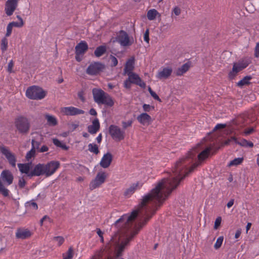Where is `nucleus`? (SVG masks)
I'll return each mask as SVG.
<instances>
[{"instance_id":"nucleus-1","label":"nucleus","mask_w":259,"mask_h":259,"mask_svg":"<svg viewBox=\"0 0 259 259\" xmlns=\"http://www.w3.org/2000/svg\"><path fill=\"white\" fill-rule=\"evenodd\" d=\"M164 196L166 195H145L141 203L131 214H123L114 224V226L118 230L119 232L128 230L138 215H139L144 218V221L139 223V228H136L130 234H126L120 243H118L119 238L116 236L112 237L110 241L106 245V247L109 250H111L112 248L116 247V257L121 256L122 252L129 245L130 242L154 214L157 207L160 206L165 200V198L163 197Z\"/></svg>"},{"instance_id":"nucleus-2","label":"nucleus","mask_w":259,"mask_h":259,"mask_svg":"<svg viewBox=\"0 0 259 259\" xmlns=\"http://www.w3.org/2000/svg\"><path fill=\"white\" fill-rule=\"evenodd\" d=\"M203 149L202 143H198L185 157L175 163L172 168L171 178L162 179L146 194H170L173 192L185 178L193 172L208 157L212 147Z\"/></svg>"},{"instance_id":"nucleus-3","label":"nucleus","mask_w":259,"mask_h":259,"mask_svg":"<svg viewBox=\"0 0 259 259\" xmlns=\"http://www.w3.org/2000/svg\"><path fill=\"white\" fill-rule=\"evenodd\" d=\"M25 94L29 99L39 100L46 96L47 92L39 86L32 85L27 88Z\"/></svg>"},{"instance_id":"nucleus-4","label":"nucleus","mask_w":259,"mask_h":259,"mask_svg":"<svg viewBox=\"0 0 259 259\" xmlns=\"http://www.w3.org/2000/svg\"><path fill=\"white\" fill-rule=\"evenodd\" d=\"M15 126L20 134L26 135L29 132L30 123L26 117L20 116L15 119Z\"/></svg>"},{"instance_id":"nucleus-5","label":"nucleus","mask_w":259,"mask_h":259,"mask_svg":"<svg viewBox=\"0 0 259 259\" xmlns=\"http://www.w3.org/2000/svg\"><path fill=\"white\" fill-rule=\"evenodd\" d=\"M0 152L5 156L9 164L12 167L15 168L17 159L15 154L12 153L7 147L5 146H0Z\"/></svg>"},{"instance_id":"nucleus-6","label":"nucleus","mask_w":259,"mask_h":259,"mask_svg":"<svg viewBox=\"0 0 259 259\" xmlns=\"http://www.w3.org/2000/svg\"><path fill=\"white\" fill-rule=\"evenodd\" d=\"M105 68L104 64L99 62H95L88 66L86 73L90 75H97L103 71Z\"/></svg>"},{"instance_id":"nucleus-7","label":"nucleus","mask_w":259,"mask_h":259,"mask_svg":"<svg viewBox=\"0 0 259 259\" xmlns=\"http://www.w3.org/2000/svg\"><path fill=\"white\" fill-rule=\"evenodd\" d=\"M109 133L113 139L118 141L122 140L124 138V131L121 130L118 126L115 125H110Z\"/></svg>"},{"instance_id":"nucleus-8","label":"nucleus","mask_w":259,"mask_h":259,"mask_svg":"<svg viewBox=\"0 0 259 259\" xmlns=\"http://www.w3.org/2000/svg\"><path fill=\"white\" fill-rule=\"evenodd\" d=\"M116 40L123 47L131 46L133 41H130L128 34L124 30H120L119 34L116 37Z\"/></svg>"},{"instance_id":"nucleus-9","label":"nucleus","mask_w":259,"mask_h":259,"mask_svg":"<svg viewBox=\"0 0 259 259\" xmlns=\"http://www.w3.org/2000/svg\"><path fill=\"white\" fill-rule=\"evenodd\" d=\"M60 166V162L58 161H51L45 164L46 177H49L54 174Z\"/></svg>"},{"instance_id":"nucleus-10","label":"nucleus","mask_w":259,"mask_h":259,"mask_svg":"<svg viewBox=\"0 0 259 259\" xmlns=\"http://www.w3.org/2000/svg\"><path fill=\"white\" fill-rule=\"evenodd\" d=\"M106 178V173L104 172H99L97 174L95 179L91 182L90 186L92 189L100 186L102 184L104 183Z\"/></svg>"},{"instance_id":"nucleus-11","label":"nucleus","mask_w":259,"mask_h":259,"mask_svg":"<svg viewBox=\"0 0 259 259\" xmlns=\"http://www.w3.org/2000/svg\"><path fill=\"white\" fill-rule=\"evenodd\" d=\"M61 111L65 115L68 116L82 114L84 113V111L73 106L63 107L62 108Z\"/></svg>"},{"instance_id":"nucleus-12","label":"nucleus","mask_w":259,"mask_h":259,"mask_svg":"<svg viewBox=\"0 0 259 259\" xmlns=\"http://www.w3.org/2000/svg\"><path fill=\"white\" fill-rule=\"evenodd\" d=\"M45 175L46 176V171L45 164L38 163L35 165L29 174V177L31 178L34 176H40Z\"/></svg>"},{"instance_id":"nucleus-13","label":"nucleus","mask_w":259,"mask_h":259,"mask_svg":"<svg viewBox=\"0 0 259 259\" xmlns=\"http://www.w3.org/2000/svg\"><path fill=\"white\" fill-rule=\"evenodd\" d=\"M18 4V0H8L6 3L5 11L6 14L11 16L16 10Z\"/></svg>"},{"instance_id":"nucleus-14","label":"nucleus","mask_w":259,"mask_h":259,"mask_svg":"<svg viewBox=\"0 0 259 259\" xmlns=\"http://www.w3.org/2000/svg\"><path fill=\"white\" fill-rule=\"evenodd\" d=\"M92 93L95 102L99 105L101 104L107 94L101 89L95 88L93 89Z\"/></svg>"},{"instance_id":"nucleus-15","label":"nucleus","mask_w":259,"mask_h":259,"mask_svg":"<svg viewBox=\"0 0 259 259\" xmlns=\"http://www.w3.org/2000/svg\"><path fill=\"white\" fill-rule=\"evenodd\" d=\"M1 179L7 185H10L13 183L14 177L12 173L9 170L5 169L1 173Z\"/></svg>"},{"instance_id":"nucleus-16","label":"nucleus","mask_w":259,"mask_h":259,"mask_svg":"<svg viewBox=\"0 0 259 259\" xmlns=\"http://www.w3.org/2000/svg\"><path fill=\"white\" fill-rule=\"evenodd\" d=\"M129 79H130L131 82L140 86L142 88H145L146 83L142 81L140 76L135 73H131L128 74Z\"/></svg>"},{"instance_id":"nucleus-17","label":"nucleus","mask_w":259,"mask_h":259,"mask_svg":"<svg viewBox=\"0 0 259 259\" xmlns=\"http://www.w3.org/2000/svg\"><path fill=\"white\" fill-rule=\"evenodd\" d=\"M112 159L113 156L111 153L107 152L103 155L100 162V164L103 168H108L111 164Z\"/></svg>"},{"instance_id":"nucleus-18","label":"nucleus","mask_w":259,"mask_h":259,"mask_svg":"<svg viewBox=\"0 0 259 259\" xmlns=\"http://www.w3.org/2000/svg\"><path fill=\"white\" fill-rule=\"evenodd\" d=\"M88 45L85 41H81L75 48V54L83 55L88 50Z\"/></svg>"},{"instance_id":"nucleus-19","label":"nucleus","mask_w":259,"mask_h":259,"mask_svg":"<svg viewBox=\"0 0 259 259\" xmlns=\"http://www.w3.org/2000/svg\"><path fill=\"white\" fill-rule=\"evenodd\" d=\"M31 235V233L27 229L19 228L16 232V237L17 238L24 239L29 237Z\"/></svg>"},{"instance_id":"nucleus-20","label":"nucleus","mask_w":259,"mask_h":259,"mask_svg":"<svg viewBox=\"0 0 259 259\" xmlns=\"http://www.w3.org/2000/svg\"><path fill=\"white\" fill-rule=\"evenodd\" d=\"M191 62L188 61L186 63L184 64L180 67L178 68L177 69L175 70L174 72V73L176 76H182L189 70L191 67Z\"/></svg>"},{"instance_id":"nucleus-21","label":"nucleus","mask_w":259,"mask_h":259,"mask_svg":"<svg viewBox=\"0 0 259 259\" xmlns=\"http://www.w3.org/2000/svg\"><path fill=\"white\" fill-rule=\"evenodd\" d=\"M135 58L132 57L127 60L125 65L124 68V73L127 75L131 73H133V70L134 69L135 66Z\"/></svg>"},{"instance_id":"nucleus-22","label":"nucleus","mask_w":259,"mask_h":259,"mask_svg":"<svg viewBox=\"0 0 259 259\" xmlns=\"http://www.w3.org/2000/svg\"><path fill=\"white\" fill-rule=\"evenodd\" d=\"M100 127L99 121L96 118L92 121V124L88 126V131L91 134H95L99 130Z\"/></svg>"},{"instance_id":"nucleus-23","label":"nucleus","mask_w":259,"mask_h":259,"mask_svg":"<svg viewBox=\"0 0 259 259\" xmlns=\"http://www.w3.org/2000/svg\"><path fill=\"white\" fill-rule=\"evenodd\" d=\"M137 119L142 124H149L151 121V116L146 113H143L139 115Z\"/></svg>"},{"instance_id":"nucleus-24","label":"nucleus","mask_w":259,"mask_h":259,"mask_svg":"<svg viewBox=\"0 0 259 259\" xmlns=\"http://www.w3.org/2000/svg\"><path fill=\"white\" fill-rule=\"evenodd\" d=\"M172 72V70L170 68H164L162 70L159 72L156 75L157 78L159 79H166L169 77Z\"/></svg>"},{"instance_id":"nucleus-25","label":"nucleus","mask_w":259,"mask_h":259,"mask_svg":"<svg viewBox=\"0 0 259 259\" xmlns=\"http://www.w3.org/2000/svg\"><path fill=\"white\" fill-rule=\"evenodd\" d=\"M249 65V62L246 60L239 61L238 62L234 63L233 67L236 69V71L238 73Z\"/></svg>"},{"instance_id":"nucleus-26","label":"nucleus","mask_w":259,"mask_h":259,"mask_svg":"<svg viewBox=\"0 0 259 259\" xmlns=\"http://www.w3.org/2000/svg\"><path fill=\"white\" fill-rule=\"evenodd\" d=\"M100 104L104 105L106 107H112L114 104V101L112 98L107 94Z\"/></svg>"},{"instance_id":"nucleus-27","label":"nucleus","mask_w":259,"mask_h":259,"mask_svg":"<svg viewBox=\"0 0 259 259\" xmlns=\"http://www.w3.org/2000/svg\"><path fill=\"white\" fill-rule=\"evenodd\" d=\"M18 167L21 173L25 174L29 177L30 171L29 163H18Z\"/></svg>"},{"instance_id":"nucleus-28","label":"nucleus","mask_w":259,"mask_h":259,"mask_svg":"<svg viewBox=\"0 0 259 259\" xmlns=\"http://www.w3.org/2000/svg\"><path fill=\"white\" fill-rule=\"evenodd\" d=\"M142 185H140L139 182L133 183L130 187L126 189L124 191V194H130L134 193L135 191L140 188Z\"/></svg>"},{"instance_id":"nucleus-29","label":"nucleus","mask_w":259,"mask_h":259,"mask_svg":"<svg viewBox=\"0 0 259 259\" xmlns=\"http://www.w3.org/2000/svg\"><path fill=\"white\" fill-rule=\"evenodd\" d=\"M106 51L107 48L105 46H100L96 49L94 54L97 57H100L103 55L106 52Z\"/></svg>"},{"instance_id":"nucleus-30","label":"nucleus","mask_w":259,"mask_h":259,"mask_svg":"<svg viewBox=\"0 0 259 259\" xmlns=\"http://www.w3.org/2000/svg\"><path fill=\"white\" fill-rule=\"evenodd\" d=\"M252 79V77L250 75H247L243 78L240 80L237 83V85L242 88L244 85H248L250 83L249 80Z\"/></svg>"},{"instance_id":"nucleus-31","label":"nucleus","mask_w":259,"mask_h":259,"mask_svg":"<svg viewBox=\"0 0 259 259\" xmlns=\"http://www.w3.org/2000/svg\"><path fill=\"white\" fill-rule=\"evenodd\" d=\"M53 143L56 146L61 148L63 150H68L69 149L68 146H67L64 143L61 142L57 138H54L53 139Z\"/></svg>"},{"instance_id":"nucleus-32","label":"nucleus","mask_w":259,"mask_h":259,"mask_svg":"<svg viewBox=\"0 0 259 259\" xmlns=\"http://www.w3.org/2000/svg\"><path fill=\"white\" fill-rule=\"evenodd\" d=\"M45 117L49 125L55 126L57 124V120L54 116L46 114Z\"/></svg>"},{"instance_id":"nucleus-33","label":"nucleus","mask_w":259,"mask_h":259,"mask_svg":"<svg viewBox=\"0 0 259 259\" xmlns=\"http://www.w3.org/2000/svg\"><path fill=\"white\" fill-rule=\"evenodd\" d=\"M158 14L157 11L155 9H151L148 11L147 16L149 20H153L156 18Z\"/></svg>"},{"instance_id":"nucleus-34","label":"nucleus","mask_w":259,"mask_h":259,"mask_svg":"<svg viewBox=\"0 0 259 259\" xmlns=\"http://www.w3.org/2000/svg\"><path fill=\"white\" fill-rule=\"evenodd\" d=\"M236 144L243 147H252L253 146V144L252 142L250 141H248L247 140L243 139L241 140L240 142H239L238 140L236 141Z\"/></svg>"},{"instance_id":"nucleus-35","label":"nucleus","mask_w":259,"mask_h":259,"mask_svg":"<svg viewBox=\"0 0 259 259\" xmlns=\"http://www.w3.org/2000/svg\"><path fill=\"white\" fill-rule=\"evenodd\" d=\"M25 206L27 210H37L38 208L37 204L33 200L27 202Z\"/></svg>"},{"instance_id":"nucleus-36","label":"nucleus","mask_w":259,"mask_h":259,"mask_svg":"<svg viewBox=\"0 0 259 259\" xmlns=\"http://www.w3.org/2000/svg\"><path fill=\"white\" fill-rule=\"evenodd\" d=\"M88 150L95 154H98L99 153L98 146L95 144H89L88 145Z\"/></svg>"},{"instance_id":"nucleus-37","label":"nucleus","mask_w":259,"mask_h":259,"mask_svg":"<svg viewBox=\"0 0 259 259\" xmlns=\"http://www.w3.org/2000/svg\"><path fill=\"white\" fill-rule=\"evenodd\" d=\"M243 160V158H236L233 159V160L231 161L229 164V166H236L240 164H241Z\"/></svg>"},{"instance_id":"nucleus-38","label":"nucleus","mask_w":259,"mask_h":259,"mask_svg":"<svg viewBox=\"0 0 259 259\" xmlns=\"http://www.w3.org/2000/svg\"><path fill=\"white\" fill-rule=\"evenodd\" d=\"M73 255V250L72 247H70L66 253L63 255V259H72Z\"/></svg>"},{"instance_id":"nucleus-39","label":"nucleus","mask_w":259,"mask_h":259,"mask_svg":"<svg viewBox=\"0 0 259 259\" xmlns=\"http://www.w3.org/2000/svg\"><path fill=\"white\" fill-rule=\"evenodd\" d=\"M8 48V40L6 37L2 38L1 44V49L2 52H5Z\"/></svg>"},{"instance_id":"nucleus-40","label":"nucleus","mask_w":259,"mask_h":259,"mask_svg":"<svg viewBox=\"0 0 259 259\" xmlns=\"http://www.w3.org/2000/svg\"><path fill=\"white\" fill-rule=\"evenodd\" d=\"M238 73L236 71V69L235 67H233L231 71L228 73V78L230 80H232L235 79Z\"/></svg>"},{"instance_id":"nucleus-41","label":"nucleus","mask_w":259,"mask_h":259,"mask_svg":"<svg viewBox=\"0 0 259 259\" xmlns=\"http://www.w3.org/2000/svg\"><path fill=\"white\" fill-rule=\"evenodd\" d=\"M35 150H34V147H32L31 149L29 151L26 155L25 158L27 161H29L32 157L35 156Z\"/></svg>"},{"instance_id":"nucleus-42","label":"nucleus","mask_w":259,"mask_h":259,"mask_svg":"<svg viewBox=\"0 0 259 259\" xmlns=\"http://www.w3.org/2000/svg\"><path fill=\"white\" fill-rule=\"evenodd\" d=\"M224 237L223 236L219 237L214 244V247L215 249H218L221 246L223 242Z\"/></svg>"},{"instance_id":"nucleus-43","label":"nucleus","mask_w":259,"mask_h":259,"mask_svg":"<svg viewBox=\"0 0 259 259\" xmlns=\"http://www.w3.org/2000/svg\"><path fill=\"white\" fill-rule=\"evenodd\" d=\"M9 192V190L5 188L2 182L0 180V193L2 194H8Z\"/></svg>"},{"instance_id":"nucleus-44","label":"nucleus","mask_w":259,"mask_h":259,"mask_svg":"<svg viewBox=\"0 0 259 259\" xmlns=\"http://www.w3.org/2000/svg\"><path fill=\"white\" fill-rule=\"evenodd\" d=\"M53 240L57 242L59 246L61 245L64 242V238L62 236H57L53 238Z\"/></svg>"},{"instance_id":"nucleus-45","label":"nucleus","mask_w":259,"mask_h":259,"mask_svg":"<svg viewBox=\"0 0 259 259\" xmlns=\"http://www.w3.org/2000/svg\"><path fill=\"white\" fill-rule=\"evenodd\" d=\"M110 59L111 60V67H115L118 64V60L117 58L114 57V56L111 55L110 56Z\"/></svg>"},{"instance_id":"nucleus-46","label":"nucleus","mask_w":259,"mask_h":259,"mask_svg":"<svg viewBox=\"0 0 259 259\" xmlns=\"http://www.w3.org/2000/svg\"><path fill=\"white\" fill-rule=\"evenodd\" d=\"M13 26L9 23L7 27V32L6 33V37H8L11 35L12 32Z\"/></svg>"},{"instance_id":"nucleus-47","label":"nucleus","mask_w":259,"mask_h":259,"mask_svg":"<svg viewBox=\"0 0 259 259\" xmlns=\"http://www.w3.org/2000/svg\"><path fill=\"white\" fill-rule=\"evenodd\" d=\"M234 141L235 143L236 144V141H237V139L235 137H231L230 139H228L227 140L225 141L223 143L224 145H228L230 144L231 142Z\"/></svg>"},{"instance_id":"nucleus-48","label":"nucleus","mask_w":259,"mask_h":259,"mask_svg":"<svg viewBox=\"0 0 259 259\" xmlns=\"http://www.w3.org/2000/svg\"><path fill=\"white\" fill-rule=\"evenodd\" d=\"M132 83V82H131L130 79H129V77H128V78L124 81V87L127 89L130 90L131 88Z\"/></svg>"},{"instance_id":"nucleus-49","label":"nucleus","mask_w":259,"mask_h":259,"mask_svg":"<svg viewBox=\"0 0 259 259\" xmlns=\"http://www.w3.org/2000/svg\"><path fill=\"white\" fill-rule=\"evenodd\" d=\"M143 108L145 112H149L151 109H154V107L153 106H151L149 104H144L143 105Z\"/></svg>"},{"instance_id":"nucleus-50","label":"nucleus","mask_w":259,"mask_h":259,"mask_svg":"<svg viewBox=\"0 0 259 259\" xmlns=\"http://www.w3.org/2000/svg\"><path fill=\"white\" fill-rule=\"evenodd\" d=\"M31 145L32 147H34V150L38 149L40 145V142L35 141L34 140H32L31 141Z\"/></svg>"},{"instance_id":"nucleus-51","label":"nucleus","mask_w":259,"mask_h":259,"mask_svg":"<svg viewBox=\"0 0 259 259\" xmlns=\"http://www.w3.org/2000/svg\"><path fill=\"white\" fill-rule=\"evenodd\" d=\"M25 184H26V182L23 178H19V182H18V186L20 188H24Z\"/></svg>"},{"instance_id":"nucleus-52","label":"nucleus","mask_w":259,"mask_h":259,"mask_svg":"<svg viewBox=\"0 0 259 259\" xmlns=\"http://www.w3.org/2000/svg\"><path fill=\"white\" fill-rule=\"evenodd\" d=\"M133 121L132 120H128L127 122L126 121H122V127L124 129L126 128L128 126H131L132 124Z\"/></svg>"},{"instance_id":"nucleus-53","label":"nucleus","mask_w":259,"mask_h":259,"mask_svg":"<svg viewBox=\"0 0 259 259\" xmlns=\"http://www.w3.org/2000/svg\"><path fill=\"white\" fill-rule=\"evenodd\" d=\"M10 24H11V25L14 27H21L23 26L24 25V22H10Z\"/></svg>"},{"instance_id":"nucleus-54","label":"nucleus","mask_w":259,"mask_h":259,"mask_svg":"<svg viewBox=\"0 0 259 259\" xmlns=\"http://www.w3.org/2000/svg\"><path fill=\"white\" fill-rule=\"evenodd\" d=\"M144 39L147 43L149 42V29H147L144 34Z\"/></svg>"},{"instance_id":"nucleus-55","label":"nucleus","mask_w":259,"mask_h":259,"mask_svg":"<svg viewBox=\"0 0 259 259\" xmlns=\"http://www.w3.org/2000/svg\"><path fill=\"white\" fill-rule=\"evenodd\" d=\"M254 131V128L253 127H250L249 128L246 129L244 132V134L245 136L249 135L252 134Z\"/></svg>"},{"instance_id":"nucleus-56","label":"nucleus","mask_w":259,"mask_h":259,"mask_svg":"<svg viewBox=\"0 0 259 259\" xmlns=\"http://www.w3.org/2000/svg\"><path fill=\"white\" fill-rule=\"evenodd\" d=\"M227 126L226 124H222V123H219L217 124L214 127L213 131H215L219 129L224 128H225Z\"/></svg>"},{"instance_id":"nucleus-57","label":"nucleus","mask_w":259,"mask_h":259,"mask_svg":"<svg viewBox=\"0 0 259 259\" xmlns=\"http://www.w3.org/2000/svg\"><path fill=\"white\" fill-rule=\"evenodd\" d=\"M83 95H84V93H83V91L78 92V93L77 94V96H78V98L83 102H84L85 100V99Z\"/></svg>"},{"instance_id":"nucleus-58","label":"nucleus","mask_w":259,"mask_h":259,"mask_svg":"<svg viewBox=\"0 0 259 259\" xmlns=\"http://www.w3.org/2000/svg\"><path fill=\"white\" fill-rule=\"evenodd\" d=\"M97 233L99 235V236L100 237L101 242H104V238L103 236V233L102 232V231L100 229L98 228V229H97Z\"/></svg>"},{"instance_id":"nucleus-59","label":"nucleus","mask_w":259,"mask_h":259,"mask_svg":"<svg viewBox=\"0 0 259 259\" xmlns=\"http://www.w3.org/2000/svg\"><path fill=\"white\" fill-rule=\"evenodd\" d=\"M14 66V63L13 60H11L9 62L8 65V71L10 73L12 72V68Z\"/></svg>"},{"instance_id":"nucleus-60","label":"nucleus","mask_w":259,"mask_h":259,"mask_svg":"<svg viewBox=\"0 0 259 259\" xmlns=\"http://www.w3.org/2000/svg\"><path fill=\"white\" fill-rule=\"evenodd\" d=\"M221 223V218L220 217L218 218L214 223V229H217L218 227L220 225Z\"/></svg>"},{"instance_id":"nucleus-61","label":"nucleus","mask_w":259,"mask_h":259,"mask_svg":"<svg viewBox=\"0 0 259 259\" xmlns=\"http://www.w3.org/2000/svg\"><path fill=\"white\" fill-rule=\"evenodd\" d=\"M254 52L255 57H258L259 56V42L256 44Z\"/></svg>"},{"instance_id":"nucleus-62","label":"nucleus","mask_w":259,"mask_h":259,"mask_svg":"<svg viewBox=\"0 0 259 259\" xmlns=\"http://www.w3.org/2000/svg\"><path fill=\"white\" fill-rule=\"evenodd\" d=\"M150 95L155 100L159 102H161V99H160L159 96L155 93V92H153Z\"/></svg>"},{"instance_id":"nucleus-63","label":"nucleus","mask_w":259,"mask_h":259,"mask_svg":"<svg viewBox=\"0 0 259 259\" xmlns=\"http://www.w3.org/2000/svg\"><path fill=\"white\" fill-rule=\"evenodd\" d=\"M172 11L176 16L179 15L181 13V10L178 7L174 8Z\"/></svg>"},{"instance_id":"nucleus-64","label":"nucleus","mask_w":259,"mask_h":259,"mask_svg":"<svg viewBox=\"0 0 259 259\" xmlns=\"http://www.w3.org/2000/svg\"><path fill=\"white\" fill-rule=\"evenodd\" d=\"M49 150L48 147L46 145H43L39 149L40 152H45L48 151Z\"/></svg>"}]
</instances>
